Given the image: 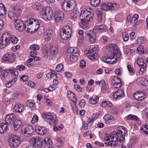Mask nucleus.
I'll return each instance as SVG.
<instances>
[{
  "instance_id": "1",
  "label": "nucleus",
  "mask_w": 148,
  "mask_h": 148,
  "mask_svg": "<svg viewBox=\"0 0 148 148\" xmlns=\"http://www.w3.org/2000/svg\"><path fill=\"white\" fill-rule=\"evenodd\" d=\"M35 18L27 20L25 22V25L20 19H16L15 22V26L16 29L19 32L23 31L25 29L26 31L28 33H34L39 27V21H37L38 24H36Z\"/></svg>"
},
{
  "instance_id": "2",
  "label": "nucleus",
  "mask_w": 148,
  "mask_h": 148,
  "mask_svg": "<svg viewBox=\"0 0 148 148\" xmlns=\"http://www.w3.org/2000/svg\"><path fill=\"white\" fill-rule=\"evenodd\" d=\"M89 10L86 9L82 10L79 16L81 20V26L85 29H88V22L93 19L92 16L93 15V13L92 12L91 9L89 8Z\"/></svg>"
},
{
  "instance_id": "3",
  "label": "nucleus",
  "mask_w": 148,
  "mask_h": 148,
  "mask_svg": "<svg viewBox=\"0 0 148 148\" xmlns=\"http://www.w3.org/2000/svg\"><path fill=\"white\" fill-rule=\"evenodd\" d=\"M110 50L112 51L114 54L113 57L111 58V63L110 64H112L115 63L117 60V59L120 58L121 56V52L119 50L117 46L115 45L110 44L109 46Z\"/></svg>"
},
{
  "instance_id": "4",
  "label": "nucleus",
  "mask_w": 148,
  "mask_h": 148,
  "mask_svg": "<svg viewBox=\"0 0 148 148\" xmlns=\"http://www.w3.org/2000/svg\"><path fill=\"white\" fill-rule=\"evenodd\" d=\"M76 5L75 0H64L62 3V8L66 12H69L75 8Z\"/></svg>"
},
{
  "instance_id": "5",
  "label": "nucleus",
  "mask_w": 148,
  "mask_h": 148,
  "mask_svg": "<svg viewBox=\"0 0 148 148\" xmlns=\"http://www.w3.org/2000/svg\"><path fill=\"white\" fill-rule=\"evenodd\" d=\"M72 32V30L70 27L66 25L61 30L60 35L62 39L66 40L70 37Z\"/></svg>"
},
{
  "instance_id": "6",
  "label": "nucleus",
  "mask_w": 148,
  "mask_h": 148,
  "mask_svg": "<svg viewBox=\"0 0 148 148\" xmlns=\"http://www.w3.org/2000/svg\"><path fill=\"white\" fill-rule=\"evenodd\" d=\"M10 37L8 33L3 34L0 41V48L2 49L8 45L10 42Z\"/></svg>"
},
{
  "instance_id": "7",
  "label": "nucleus",
  "mask_w": 148,
  "mask_h": 148,
  "mask_svg": "<svg viewBox=\"0 0 148 148\" xmlns=\"http://www.w3.org/2000/svg\"><path fill=\"white\" fill-rule=\"evenodd\" d=\"M20 138L14 135H11L9 136L8 142L10 145L13 147H16L20 144Z\"/></svg>"
},
{
  "instance_id": "8",
  "label": "nucleus",
  "mask_w": 148,
  "mask_h": 148,
  "mask_svg": "<svg viewBox=\"0 0 148 148\" xmlns=\"http://www.w3.org/2000/svg\"><path fill=\"white\" fill-rule=\"evenodd\" d=\"M42 118L46 121L49 122L51 124L53 123L56 124L57 121L55 119H56V116L49 112H47L43 114Z\"/></svg>"
},
{
  "instance_id": "9",
  "label": "nucleus",
  "mask_w": 148,
  "mask_h": 148,
  "mask_svg": "<svg viewBox=\"0 0 148 148\" xmlns=\"http://www.w3.org/2000/svg\"><path fill=\"white\" fill-rule=\"evenodd\" d=\"M42 11V18L45 20H49L53 16V11L50 8L47 7Z\"/></svg>"
},
{
  "instance_id": "10",
  "label": "nucleus",
  "mask_w": 148,
  "mask_h": 148,
  "mask_svg": "<svg viewBox=\"0 0 148 148\" xmlns=\"http://www.w3.org/2000/svg\"><path fill=\"white\" fill-rule=\"evenodd\" d=\"M34 130L33 128L30 125H25L22 130V133L25 136L28 137L33 133Z\"/></svg>"
},
{
  "instance_id": "11",
  "label": "nucleus",
  "mask_w": 148,
  "mask_h": 148,
  "mask_svg": "<svg viewBox=\"0 0 148 148\" xmlns=\"http://www.w3.org/2000/svg\"><path fill=\"white\" fill-rule=\"evenodd\" d=\"M118 6V5L115 3L112 4L109 3L106 4L105 3H103L101 5V8L105 10H108L109 9L116 10Z\"/></svg>"
},
{
  "instance_id": "12",
  "label": "nucleus",
  "mask_w": 148,
  "mask_h": 148,
  "mask_svg": "<svg viewBox=\"0 0 148 148\" xmlns=\"http://www.w3.org/2000/svg\"><path fill=\"white\" fill-rule=\"evenodd\" d=\"M89 52L88 57L89 58L93 60H97L98 59V52L95 48L94 47L93 49L90 50Z\"/></svg>"
},
{
  "instance_id": "13",
  "label": "nucleus",
  "mask_w": 148,
  "mask_h": 148,
  "mask_svg": "<svg viewBox=\"0 0 148 148\" xmlns=\"http://www.w3.org/2000/svg\"><path fill=\"white\" fill-rule=\"evenodd\" d=\"M12 72V74L14 75L15 77L11 81L8 82L6 84V87L9 88L10 87L12 86L13 84L17 80V77H18V72L16 71V69H12L10 70Z\"/></svg>"
},
{
  "instance_id": "14",
  "label": "nucleus",
  "mask_w": 148,
  "mask_h": 148,
  "mask_svg": "<svg viewBox=\"0 0 148 148\" xmlns=\"http://www.w3.org/2000/svg\"><path fill=\"white\" fill-rule=\"evenodd\" d=\"M137 63L140 67L139 73L142 74L143 71L146 69V64L144 62L142 58L138 59Z\"/></svg>"
},
{
  "instance_id": "15",
  "label": "nucleus",
  "mask_w": 148,
  "mask_h": 148,
  "mask_svg": "<svg viewBox=\"0 0 148 148\" xmlns=\"http://www.w3.org/2000/svg\"><path fill=\"white\" fill-rule=\"evenodd\" d=\"M15 116L13 114H11L7 115L5 118V120L6 123L8 124H11L14 121Z\"/></svg>"
},
{
  "instance_id": "16",
  "label": "nucleus",
  "mask_w": 148,
  "mask_h": 148,
  "mask_svg": "<svg viewBox=\"0 0 148 148\" xmlns=\"http://www.w3.org/2000/svg\"><path fill=\"white\" fill-rule=\"evenodd\" d=\"M136 43V45L139 44V46L137 47V52L139 53L142 54L144 53V51L143 45H142V42L141 41V38H138Z\"/></svg>"
},
{
  "instance_id": "17",
  "label": "nucleus",
  "mask_w": 148,
  "mask_h": 148,
  "mask_svg": "<svg viewBox=\"0 0 148 148\" xmlns=\"http://www.w3.org/2000/svg\"><path fill=\"white\" fill-rule=\"evenodd\" d=\"M64 14L62 12H56L54 13V18L56 21L60 22L63 17Z\"/></svg>"
},
{
  "instance_id": "18",
  "label": "nucleus",
  "mask_w": 148,
  "mask_h": 148,
  "mask_svg": "<svg viewBox=\"0 0 148 148\" xmlns=\"http://www.w3.org/2000/svg\"><path fill=\"white\" fill-rule=\"evenodd\" d=\"M124 93L121 89H119L116 91L113 94V97L116 99L119 97H121L124 95Z\"/></svg>"
},
{
  "instance_id": "19",
  "label": "nucleus",
  "mask_w": 148,
  "mask_h": 148,
  "mask_svg": "<svg viewBox=\"0 0 148 148\" xmlns=\"http://www.w3.org/2000/svg\"><path fill=\"white\" fill-rule=\"evenodd\" d=\"M36 131L38 133L41 135L47 133V130L44 127L38 126L36 129Z\"/></svg>"
},
{
  "instance_id": "20",
  "label": "nucleus",
  "mask_w": 148,
  "mask_h": 148,
  "mask_svg": "<svg viewBox=\"0 0 148 148\" xmlns=\"http://www.w3.org/2000/svg\"><path fill=\"white\" fill-rule=\"evenodd\" d=\"M16 69L15 68H12V69H9V70H5L2 71L1 73V77L2 79L3 80H4L5 78L6 77L8 74L9 72H11L12 73V72L10 70L12 69Z\"/></svg>"
},
{
  "instance_id": "21",
  "label": "nucleus",
  "mask_w": 148,
  "mask_h": 148,
  "mask_svg": "<svg viewBox=\"0 0 148 148\" xmlns=\"http://www.w3.org/2000/svg\"><path fill=\"white\" fill-rule=\"evenodd\" d=\"M140 83L143 86V87L145 90L148 89V82L144 78H140L138 79Z\"/></svg>"
},
{
  "instance_id": "22",
  "label": "nucleus",
  "mask_w": 148,
  "mask_h": 148,
  "mask_svg": "<svg viewBox=\"0 0 148 148\" xmlns=\"http://www.w3.org/2000/svg\"><path fill=\"white\" fill-rule=\"evenodd\" d=\"M24 108L23 105L19 103L15 106L14 110L16 112L21 113L22 112V110Z\"/></svg>"
},
{
  "instance_id": "23",
  "label": "nucleus",
  "mask_w": 148,
  "mask_h": 148,
  "mask_svg": "<svg viewBox=\"0 0 148 148\" xmlns=\"http://www.w3.org/2000/svg\"><path fill=\"white\" fill-rule=\"evenodd\" d=\"M14 56L9 54L8 53L6 54L2 58V60L5 61H9L12 62L14 61L13 60H12L11 58H13Z\"/></svg>"
},
{
  "instance_id": "24",
  "label": "nucleus",
  "mask_w": 148,
  "mask_h": 148,
  "mask_svg": "<svg viewBox=\"0 0 148 148\" xmlns=\"http://www.w3.org/2000/svg\"><path fill=\"white\" fill-rule=\"evenodd\" d=\"M30 56L33 57L32 58H30V59H32L33 61H37L40 59V58L36 56L37 55V51H31L30 53Z\"/></svg>"
},
{
  "instance_id": "25",
  "label": "nucleus",
  "mask_w": 148,
  "mask_h": 148,
  "mask_svg": "<svg viewBox=\"0 0 148 148\" xmlns=\"http://www.w3.org/2000/svg\"><path fill=\"white\" fill-rule=\"evenodd\" d=\"M14 10H16L15 12L14 11H10L8 14V16L9 17L12 19V17L14 18L16 16V14L15 13L18 14L19 11L20 10V9L18 8H14Z\"/></svg>"
},
{
  "instance_id": "26",
  "label": "nucleus",
  "mask_w": 148,
  "mask_h": 148,
  "mask_svg": "<svg viewBox=\"0 0 148 148\" xmlns=\"http://www.w3.org/2000/svg\"><path fill=\"white\" fill-rule=\"evenodd\" d=\"M68 97L72 101H76L75 95L72 91H69L68 92Z\"/></svg>"
},
{
  "instance_id": "27",
  "label": "nucleus",
  "mask_w": 148,
  "mask_h": 148,
  "mask_svg": "<svg viewBox=\"0 0 148 148\" xmlns=\"http://www.w3.org/2000/svg\"><path fill=\"white\" fill-rule=\"evenodd\" d=\"M87 35L89 38V41L92 43H93L95 41L96 36L95 34L92 33V32L90 34H87Z\"/></svg>"
},
{
  "instance_id": "28",
  "label": "nucleus",
  "mask_w": 148,
  "mask_h": 148,
  "mask_svg": "<svg viewBox=\"0 0 148 148\" xmlns=\"http://www.w3.org/2000/svg\"><path fill=\"white\" fill-rule=\"evenodd\" d=\"M6 123H2L0 125V133L2 134L7 131L8 126Z\"/></svg>"
},
{
  "instance_id": "29",
  "label": "nucleus",
  "mask_w": 148,
  "mask_h": 148,
  "mask_svg": "<svg viewBox=\"0 0 148 148\" xmlns=\"http://www.w3.org/2000/svg\"><path fill=\"white\" fill-rule=\"evenodd\" d=\"M53 34V32L52 30L48 29L45 34V38L47 39V40H49L52 37V35Z\"/></svg>"
},
{
  "instance_id": "30",
  "label": "nucleus",
  "mask_w": 148,
  "mask_h": 148,
  "mask_svg": "<svg viewBox=\"0 0 148 148\" xmlns=\"http://www.w3.org/2000/svg\"><path fill=\"white\" fill-rule=\"evenodd\" d=\"M106 29V26L105 25H103L95 26L94 27V30H97V31H100L101 32H102V31H105Z\"/></svg>"
},
{
  "instance_id": "31",
  "label": "nucleus",
  "mask_w": 148,
  "mask_h": 148,
  "mask_svg": "<svg viewBox=\"0 0 148 148\" xmlns=\"http://www.w3.org/2000/svg\"><path fill=\"white\" fill-rule=\"evenodd\" d=\"M6 14V10L2 3H0V16H3Z\"/></svg>"
},
{
  "instance_id": "32",
  "label": "nucleus",
  "mask_w": 148,
  "mask_h": 148,
  "mask_svg": "<svg viewBox=\"0 0 148 148\" xmlns=\"http://www.w3.org/2000/svg\"><path fill=\"white\" fill-rule=\"evenodd\" d=\"M21 124V122L20 120H16L14 121V130H17L20 127Z\"/></svg>"
},
{
  "instance_id": "33",
  "label": "nucleus",
  "mask_w": 148,
  "mask_h": 148,
  "mask_svg": "<svg viewBox=\"0 0 148 148\" xmlns=\"http://www.w3.org/2000/svg\"><path fill=\"white\" fill-rule=\"evenodd\" d=\"M58 46L55 45L52 46L50 48L49 52L51 54L55 55L58 52Z\"/></svg>"
},
{
  "instance_id": "34",
  "label": "nucleus",
  "mask_w": 148,
  "mask_h": 148,
  "mask_svg": "<svg viewBox=\"0 0 148 148\" xmlns=\"http://www.w3.org/2000/svg\"><path fill=\"white\" fill-rule=\"evenodd\" d=\"M79 55L78 53L77 54V55L75 54H72L70 56V60L72 62L74 63L77 60V56Z\"/></svg>"
},
{
  "instance_id": "35",
  "label": "nucleus",
  "mask_w": 148,
  "mask_h": 148,
  "mask_svg": "<svg viewBox=\"0 0 148 148\" xmlns=\"http://www.w3.org/2000/svg\"><path fill=\"white\" fill-rule=\"evenodd\" d=\"M99 99V97L98 96L96 97L95 98L91 97L90 98L88 102L90 103L95 104L97 103Z\"/></svg>"
},
{
  "instance_id": "36",
  "label": "nucleus",
  "mask_w": 148,
  "mask_h": 148,
  "mask_svg": "<svg viewBox=\"0 0 148 148\" xmlns=\"http://www.w3.org/2000/svg\"><path fill=\"white\" fill-rule=\"evenodd\" d=\"M39 137H34L32 138L30 141L31 144L35 147V145L36 143V142L39 140Z\"/></svg>"
},
{
  "instance_id": "37",
  "label": "nucleus",
  "mask_w": 148,
  "mask_h": 148,
  "mask_svg": "<svg viewBox=\"0 0 148 148\" xmlns=\"http://www.w3.org/2000/svg\"><path fill=\"white\" fill-rule=\"evenodd\" d=\"M118 132L121 135L123 134H126L127 133L126 130L123 126H119L118 128Z\"/></svg>"
},
{
  "instance_id": "38",
  "label": "nucleus",
  "mask_w": 148,
  "mask_h": 148,
  "mask_svg": "<svg viewBox=\"0 0 148 148\" xmlns=\"http://www.w3.org/2000/svg\"><path fill=\"white\" fill-rule=\"evenodd\" d=\"M115 142L116 140H115V141H113L112 140L111 141H108V142H105V144L106 145V146H110L113 148H114L116 145Z\"/></svg>"
},
{
  "instance_id": "39",
  "label": "nucleus",
  "mask_w": 148,
  "mask_h": 148,
  "mask_svg": "<svg viewBox=\"0 0 148 148\" xmlns=\"http://www.w3.org/2000/svg\"><path fill=\"white\" fill-rule=\"evenodd\" d=\"M43 144V140L40 138H39V140L37 141L35 145V147H40L42 146Z\"/></svg>"
},
{
  "instance_id": "40",
  "label": "nucleus",
  "mask_w": 148,
  "mask_h": 148,
  "mask_svg": "<svg viewBox=\"0 0 148 148\" xmlns=\"http://www.w3.org/2000/svg\"><path fill=\"white\" fill-rule=\"evenodd\" d=\"M141 130L142 133L148 134V125H143L141 128Z\"/></svg>"
},
{
  "instance_id": "41",
  "label": "nucleus",
  "mask_w": 148,
  "mask_h": 148,
  "mask_svg": "<svg viewBox=\"0 0 148 148\" xmlns=\"http://www.w3.org/2000/svg\"><path fill=\"white\" fill-rule=\"evenodd\" d=\"M134 97L138 101L141 100L143 99V97L140 96V94L139 92H136L134 94Z\"/></svg>"
},
{
  "instance_id": "42",
  "label": "nucleus",
  "mask_w": 148,
  "mask_h": 148,
  "mask_svg": "<svg viewBox=\"0 0 148 148\" xmlns=\"http://www.w3.org/2000/svg\"><path fill=\"white\" fill-rule=\"evenodd\" d=\"M103 118L106 120H111L114 121L115 120V118L114 117L109 114H105L103 117Z\"/></svg>"
},
{
  "instance_id": "43",
  "label": "nucleus",
  "mask_w": 148,
  "mask_h": 148,
  "mask_svg": "<svg viewBox=\"0 0 148 148\" xmlns=\"http://www.w3.org/2000/svg\"><path fill=\"white\" fill-rule=\"evenodd\" d=\"M92 6L96 7L98 6L100 2V0H90Z\"/></svg>"
},
{
  "instance_id": "44",
  "label": "nucleus",
  "mask_w": 148,
  "mask_h": 148,
  "mask_svg": "<svg viewBox=\"0 0 148 148\" xmlns=\"http://www.w3.org/2000/svg\"><path fill=\"white\" fill-rule=\"evenodd\" d=\"M78 12L76 10H74L71 12L70 14L71 17L73 18H75L78 16Z\"/></svg>"
},
{
  "instance_id": "45",
  "label": "nucleus",
  "mask_w": 148,
  "mask_h": 148,
  "mask_svg": "<svg viewBox=\"0 0 148 148\" xmlns=\"http://www.w3.org/2000/svg\"><path fill=\"white\" fill-rule=\"evenodd\" d=\"M121 82V80L116 81L114 83L113 86L114 87L118 88L122 86Z\"/></svg>"
},
{
  "instance_id": "46",
  "label": "nucleus",
  "mask_w": 148,
  "mask_h": 148,
  "mask_svg": "<svg viewBox=\"0 0 148 148\" xmlns=\"http://www.w3.org/2000/svg\"><path fill=\"white\" fill-rule=\"evenodd\" d=\"M40 48L39 46L35 44H32L29 47V49L31 50L36 51L37 50L39 49Z\"/></svg>"
},
{
  "instance_id": "47",
  "label": "nucleus",
  "mask_w": 148,
  "mask_h": 148,
  "mask_svg": "<svg viewBox=\"0 0 148 148\" xmlns=\"http://www.w3.org/2000/svg\"><path fill=\"white\" fill-rule=\"evenodd\" d=\"M127 118L133 120L137 121H139V119L137 116L132 115H129L127 116Z\"/></svg>"
},
{
  "instance_id": "48",
  "label": "nucleus",
  "mask_w": 148,
  "mask_h": 148,
  "mask_svg": "<svg viewBox=\"0 0 148 148\" xmlns=\"http://www.w3.org/2000/svg\"><path fill=\"white\" fill-rule=\"evenodd\" d=\"M122 35L124 41L125 42L127 41L129 38V36L127 33L126 32H124L122 33Z\"/></svg>"
},
{
  "instance_id": "49",
  "label": "nucleus",
  "mask_w": 148,
  "mask_h": 148,
  "mask_svg": "<svg viewBox=\"0 0 148 148\" xmlns=\"http://www.w3.org/2000/svg\"><path fill=\"white\" fill-rule=\"evenodd\" d=\"M64 68L63 65L62 64H59L56 66V70L58 72L61 71Z\"/></svg>"
},
{
  "instance_id": "50",
  "label": "nucleus",
  "mask_w": 148,
  "mask_h": 148,
  "mask_svg": "<svg viewBox=\"0 0 148 148\" xmlns=\"http://www.w3.org/2000/svg\"><path fill=\"white\" fill-rule=\"evenodd\" d=\"M63 128V125L62 124L60 125L58 127L56 125H54L53 126V129L54 131H59L61 130Z\"/></svg>"
},
{
  "instance_id": "51",
  "label": "nucleus",
  "mask_w": 148,
  "mask_h": 148,
  "mask_svg": "<svg viewBox=\"0 0 148 148\" xmlns=\"http://www.w3.org/2000/svg\"><path fill=\"white\" fill-rule=\"evenodd\" d=\"M78 34L79 35V39L81 40H83L84 39V36H83L84 31L82 30H80L78 31Z\"/></svg>"
},
{
  "instance_id": "52",
  "label": "nucleus",
  "mask_w": 148,
  "mask_h": 148,
  "mask_svg": "<svg viewBox=\"0 0 148 148\" xmlns=\"http://www.w3.org/2000/svg\"><path fill=\"white\" fill-rule=\"evenodd\" d=\"M100 85L101 87V90H105V86H106V84L104 80L103 79L101 80L100 81Z\"/></svg>"
},
{
  "instance_id": "53",
  "label": "nucleus",
  "mask_w": 148,
  "mask_h": 148,
  "mask_svg": "<svg viewBox=\"0 0 148 148\" xmlns=\"http://www.w3.org/2000/svg\"><path fill=\"white\" fill-rule=\"evenodd\" d=\"M52 142V141L50 140V139L49 138H48L46 137L44 139V141L43 142V143H44L46 145H50Z\"/></svg>"
},
{
  "instance_id": "54",
  "label": "nucleus",
  "mask_w": 148,
  "mask_h": 148,
  "mask_svg": "<svg viewBox=\"0 0 148 148\" xmlns=\"http://www.w3.org/2000/svg\"><path fill=\"white\" fill-rule=\"evenodd\" d=\"M94 119L92 116H90L87 122L89 126L90 127L92 125V123L93 122Z\"/></svg>"
},
{
  "instance_id": "55",
  "label": "nucleus",
  "mask_w": 148,
  "mask_h": 148,
  "mask_svg": "<svg viewBox=\"0 0 148 148\" xmlns=\"http://www.w3.org/2000/svg\"><path fill=\"white\" fill-rule=\"evenodd\" d=\"M86 61L84 60H82L80 62V66L82 68H84L86 66Z\"/></svg>"
},
{
  "instance_id": "56",
  "label": "nucleus",
  "mask_w": 148,
  "mask_h": 148,
  "mask_svg": "<svg viewBox=\"0 0 148 148\" xmlns=\"http://www.w3.org/2000/svg\"><path fill=\"white\" fill-rule=\"evenodd\" d=\"M79 105L80 108H84L85 105V100L84 99H82L79 103Z\"/></svg>"
},
{
  "instance_id": "57",
  "label": "nucleus",
  "mask_w": 148,
  "mask_h": 148,
  "mask_svg": "<svg viewBox=\"0 0 148 148\" xmlns=\"http://www.w3.org/2000/svg\"><path fill=\"white\" fill-rule=\"evenodd\" d=\"M56 141L57 144H58V146L61 147V146L63 145V143L61 139L59 138H57L56 140Z\"/></svg>"
},
{
  "instance_id": "58",
  "label": "nucleus",
  "mask_w": 148,
  "mask_h": 148,
  "mask_svg": "<svg viewBox=\"0 0 148 148\" xmlns=\"http://www.w3.org/2000/svg\"><path fill=\"white\" fill-rule=\"evenodd\" d=\"M33 61L32 59H29L27 61V63H26V65L28 67H31L32 66V64L30 63L31 62Z\"/></svg>"
},
{
  "instance_id": "59",
  "label": "nucleus",
  "mask_w": 148,
  "mask_h": 148,
  "mask_svg": "<svg viewBox=\"0 0 148 148\" xmlns=\"http://www.w3.org/2000/svg\"><path fill=\"white\" fill-rule=\"evenodd\" d=\"M38 120V117L36 115L34 116L33 118H32L31 122L32 123H34L35 122H37Z\"/></svg>"
},
{
  "instance_id": "60",
  "label": "nucleus",
  "mask_w": 148,
  "mask_h": 148,
  "mask_svg": "<svg viewBox=\"0 0 148 148\" xmlns=\"http://www.w3.org/2000/svg\"><path fill=\"white\" fill-rule=\"evenodd\" d=\"M25 67L24 66L21 65H18L16 67V70H18L20 71H23L24 70L25 68Z\"/></svg>"
},
{
  "instance_id": "61",
  "label": "nucleus",
  "mask_w": 148,
  "mask_h": 148,
  "mask_svg": "<svg viewBox=\"0 0 148 148\" xmlns=\"http://www.w3.org/2000/svg\"><path fill=\"white\" fill-rule=\"evenodd\" d=\"M11 40L12 43L15 44L17 43L18 39L16 37H14L12 38Z\"/></svg>"
},
{
  "instance_id": "62",
  "label": "nucleus",
  "mask_w": 148,
  "mask_h": 148,
  "mask_svg": "<svg viewBox=\"0 0 148 148\" xmlns=\"http://www.w3.org/2000/svg\"><path fill=\"white\" fill-rule=\"evenodd\" d=\"M127 67L128 71L132 73L134 72L135 71L134 69L130 65L128 64Z\"/></svg>"
},
{
  "instance_id": "63",
  "label": "nucleus",
  "mask_w": 148,
  "mask_h": 148,
  "mask_svg": "<svg viewBox=\"0 0 148 148\" xmlns=\"http://www.w3.org/2000/svg\"><path fill=\"white\" fill-rule=\"evenodd\" d=\"M111 57H105L104 58V62L108 64H110V63L112 62V61H111Z\"/></svg>"
},
{
  "instance_id": "64",
  "label": "nucleus",
  "mask_w": 148,
  "mask_h": 148,
  "mask_svg": "<svg viewBox=\"0 0 148 148\" xmlns=\"http://www.w3.org/2000/svg\"><path fill=\"white\" fill-rule=\"evenodd\" d=\"M55 88L56 85L55 84H53L49 87L47 90L49 91H53L55 89Z\"/></svg>"
}]
</instances>
